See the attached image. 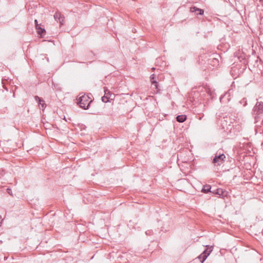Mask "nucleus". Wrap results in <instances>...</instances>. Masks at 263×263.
<instances>
[{
  "instance_id": "f257e3e1",
  "label": "nucleus",
  "mask_w": 263,
  "mask_h": 263,
  "mask_svg": "<svg viewBox=\"0 0 263 263\" xmlns=\"http://www.w3.org/2000/svg\"><path fill=\"white\" fill-rule=\"evenodd\" d=\"M88 95H84L78 99V104L80 107L84 109H88L90 104L92 102Z\"/></svg>"
},
{
  "instance_id": "f03ea898",
  "label": "nucleus",
  "mask_w": 263,
  "mask_h": 263,
  "mask_svg": "<svg viewBox=\"0 0 263 263\" xmlns=\"http://www.w3.org/2000/svg\"><path fill=\"white\" fill-rule=\"evenodd\" d=\"M201 58H202V60H203L202 58H203L206 59L204 60V63L211 65L212 67L216 66L219 64V61L215 57L214 54L208 55V56L204 55L201 56Z\"/></svg>"
},
{
  "instance_id": "7ed1b4c3",
  "label": "nucleus",
  "mask_w": 263,
  "mask_h": 263,
  "mask_svg": "<svg viewBox=\"0 0 263 263\" xmlns=\"http://www.w3.org/2000/svg\"><path fill=\"white\" fill-rule=\"evenodd\" d=\"M253 111L255 115V122H257L259 116L263 114V102L257 101L253 107Z\"/></svg>"
},
{
  "instance_id": "20e7f679",
  "label": "nucleus",
  "mask_w": 263,
  "mask_h": 263,
  "mask_svg": "<svg viewBox=\"0 0 263 263\" xmlns=\"http://www.w3.org/2000/svg\"><path fill=\"white\" fill-rule=\"evenodd\" d=\"M206 249L203 251V252L198 256V258L200 260V262L203 263L205 260L207 258L208 256L210 254L211 252L213 251V246H205Z\"/></svg>"
},
{
  "instance_id": "39448f33",
  "label": "nucleus",
  "mask_w": 263,
  "mask_h": 263,
  "mask_svg": "<svg viewBox=\"0 0 263 263\" xmlns=\"http://www.w3.org/2000/svg\"><path fill=\"white\" fill-rule=\"evenodd\" d=\"M226 158V156L223 154H218L216 153L213 159L212 162L215 166L220 165L224 163Z\"/></svg>"
},
{
  "instance_id": "423d86ee",
  "label": "nucleus",
  "mask_w": 263,
  "mask_h": 263,
  "mask_svg": "<svg viewBox=\"0 0 263 263\" xmlns=\"http://www.w3.org/2000/svg\"><path fill=\"white\" fill-rule=\"evenodd\" d=\"M211 193L214 195H218V197L219 198H223V197L226 196L227 194V192L226 191H223L222 189L220 188L213 189Z\"/></svg>"
},
{
  "instance_id": "0eeeda50",
  "label": "nucleus",
  "mask_w": 263,
  "mask_h": 263,
  "mask_svg": "<svg viewBox=\"0 0 263 263\" xmlns=\"http://www.w3.org/2000/svg\"><path fill=\"white\" fill-rule=\"evenodd\" d=\"M34 99L38 102L39 108L44 110L46 107L44 100L37 96L34 97Z\"/></svg>"
},
{
  "instance_id": "6e6552de",
  "label": "nucleus",
  "mask_w": 263,
  "mask_h": 263,
  "mask_svg": "<svg viewBox=\"0 0 263 263\" xmlns=\"http://www.w3.org/2000/svg\"><path fill=\"white\" fill-rule=\"evenodd\" d=\"M231 100L230 94L229 92H226L220 98V101L222 103H227Z\"/></svg>"
},
{
  "instance_id": "1a4fd4ad",
  "label": "nucleus",
  "mask_w": 263,
  "mask_h": 263,
  "mask_svg": "<svg viewBox=\"0 0 263 263\" xmlns=\"http://www.w3.org/2000/svg\"><path fill=\"white\" fill-rule=\"evenodd\" d=\"M36 30H37V33L41 35V36L43 37L46 34V30L44 28L41 27V24H40L37 27H35Z\"/></svg>"
},
{
  "instance_id": "9d476101",
  "label": "nucleus",
  "mask_w": 263,
  "mask_h": 263,
  "mask_svg": "<svg viewBox=\"0 0 263 263\" xmlns=\"http://www.w3.org/2000/svg\"><path fill=\"white\" fill-rule=\"evenodd\" d=\"M211 189H212V187L210 185L205 184L203 186V187L201 190V192L205 194H207L208 193H211V191H212Z\"/></svg>"
},
{
  "instance_id": "9b49d317",
  "label": "nucleus",
  "mask_w": 263,
  "mask_h": 263,
  "mask_svg": "<svg viewBox=\"0 0 263 263\" xmlns=\"http://www.w3.org/2000/svg\"><path fill=\"white\" fill-rule=\"evenodd\" d=\"M155 75L152 74L150 77L152 85L155 86V88L157 89L158 90H159L160 89L158 88L159 85L158 82L155 80Z\"/></svg>"
},
{
  "instance_id": "f8f14e48",
  "label": "nucleus",
  "mask_w": 263,
  "mask_h": 263,
  "mask_svg": "<svg viewBox=\"0 0 263 263\" xmlns=\"http://www.w3.org/2000/svg\"><path fill=\"white\" fill-rule=\"evenodd\" d=\"M195 10H198V12H199V13L197 14L202 15L204 13V10L203 9L197 8L196 7H195V6L191 7V8H190L191 12H195Z\"/></svg>"
},
{
  "instance_id": "ddd939ff",
  "label": "nucleus",
  "mask_w": 263,
  "mask_h": 263,
  "mask_svg": "<svg viewBox=\"0 0 263 263\" xmlns=\"http://www.w3.org/2000/svg\"><path fill=\"white\" fill-rule=\"evenodd\" d=\"M186 119V116L184 115H178L176 117V120L178 122L182 123Z\"/></svg>"
},
{
  "instance_id": "4468645a",
  "label": "nucleus",
  "mask_w": 263,
  "mask_h": 263,
  "mask_svg": "<svg viewBox=\"0 0 263 263\" xmlns=\"http://www.w3.org/2000/svg\"><path fill=\"white\" fill-rule=\"evenodd\" d=\"M62 14L59 11L56 12L55 14H54V18L56 21H58L59 20H61V17L62 16Z\"/></svg>"
},
{
  "instance_id": "2eb2a0df",
  "label": "nucleus",
  "mask_w": 263,
  "mask_h": 263,
  "mask_svg": "<svg viewBox=\"0 0 263 263\" xmlns=\"http://www.w3.org/2000/svg\"><path fill=\"white\" fill-rule=\"evenodd\" d=\"M104 96H107L108 98L111 95L110 91L106 87H104Z\"/></svg>"
},
{
  "instance_id": "dca6fc26",
  "label": "nucleus",
  "mask_w": 263,
  "mask_h": 263,
  "mask_svg": "<svg viewBox=\"0 0 263 263\" xmlns=\"http://www.w3.org/2000/svg\"><path fill=\"white\" fill-rule=\"evenodd\" d=\"M109 98H108L107 96H104L102 97V101L103 102L107 103L109 101Z\"/></svg>"
},
{
  "instance_id": "f3484780",
  "label": "nucleus",
  "mask_w": 263,
  "mask_h": 263,
  "mask_svg": "<svg viewBox=\"0 0 263 263\" xmlns=\"http://www.w3.org/2000/svg\"><path fill=\"white\" fill-rule=\"evenodd\" d=\"M60 18L61 20H59L58 21H59L61 25H63L65 23V17L63 15H62Z\"/></svg>"
},
{
  "instance_id": "a211bd4d",
  "label": "nucleus",
  "mask_w": 263,
  "mask_h": 263,
  "mask_svg": "<svg viewBox=\"0 0 263 263\" xmlns=\"http://www.w3.org/2000/svg\"><path fill=\"white\" fill-rule=\"evenodd\" d=\"M204 117V115L202 114L201 115H199L198 119L200 120H202Z\"/></svg>"
},
{
  "instance_id": "6ab92c4d",
  "label": "nucleus",
  "mask_w": 263,
  "mask_h": 263,
  "mask_svg": "<svg viewBox=\"0 0 263 263\" xmlns=\"http://www.w3.org/2000/svg\"><path fill=\"white\" fill-rule=\"evenodd\" d=\"M34 23H35V27H37L39 25H40V24H38L37 20H35Z\"/></svg>"
},
{
  "instance_id": "aec40b11",
  "label": "nucleus",
  "mask_w": 263,
  "mask_h": 263,
  "mask_svg": "<svg viewBox=\"0 0 263 263\" xmlns=\"http://www.w3.org/2000/svg\"><path fill=\"white\" fill-rule=\"evenodd\" d=\"M151 231L150 230H148L147 231L145 232V234L147 235H151Z\"/></svg>"
},
{
  "instance_id": "412c9836",
  "label": "nucleus",
  "mask_w": 263,
  "mask_h": 263,
  "mask_svg": "<svg viewBox=\"0 0 263 263\" xmlns=\"http://www.w3.org/2000/svg\"><path fill=\"white\" fill-rule=\"evenodd\" d=\"M7 192L8 194H9L10 195H12V191L11 190V189H7Z\"/></svg>"
},
{
  "instance_id": "4be33fe9",
  "label": "nucleus",
  "mask_w": 263,
  "mask_h": 263,
  "mask_svg": "<svg viewBox=\"0 0 263 263\" xmlns=\"http://www.w3.org/2000/svg\"><path fill=\"white\" fill-rule=\"evenodd\" d=\"M241 129V127L239 125H238V130L239 131Z\"/></svg>"
},
{
  "instance_id": "5701e85b",
  "label": "nucleus",
  "mask_w": 263,
  "mask_h": 263,
  "mask_svg": "<svg viewBox=\"0 0 263 263\" xmlns=\"http://www.w3.org/2000/svg\"><path fill=\"white\" fill-rule=\"evenodd\" d=\"M242 101H243V102L244 101V102H245V103L244 105H246V104H247V103H246V101H245V99H243V100H242Z\"/></svg>"
},
{
  "instance_id": "b1692460",
  "label": "nucleus",
  "mask_w": 263,
  "mask_h": 263,
  "mask_svg": "<svg viewBox=\"0 0 263 263\" xmlns=\"http://www.w3.org/2000/svg\"><path fill=\"white\" fill-rule=\"evenodd\" d=\"M226 119H228V117H226ZM223 119H224V122H227V120H226V118H225V117H223Z\"/></svg>"
},
{
  "instance_id": "393cba45",
  "label": "nucleus",
  "mask_w": 263,
  "mask_h": 263,
  "mask_svg": "<svg viewBox=\"0 0 263 263\" xmlns=\"http://www.w3.org/2000/svg\"><path fill=\"white\" fill-rule=\"evenodd\" d=\"M3 87H4V88L7 90V91H8V88H7L6 87H5L4 85H3Z\"/></svg>"
},
{
  "instance_id": "a878e982",
  "label": "nucleus",
  "mask_w": 263,
  "mask_h": 263,
  "mask_svg": "<svg viewBox=\"0 0 263 263\" xmlns=\"http://www.w3.org/2000/svg\"><path fill=\"white\" fill-rule=\"evenodd\" d=\"M92 53H92V51H90V52H89V54H91V55Z\"/></svg>"
},
{
  "instance_id": "bb28decb",
  "label": "nucleus",
  "mask_w": 263,
  "mask_h": 263,
  "mask_svg": "<svg viewBox=\"0 0 263 263\" xmlns=\"http://www.w3.org/2000/svg\"><path fill=\"white\" fill-rule=\"evenodd\" d=\"M223 124H224V123H222V125L223 126V128H224V125Z\"/></svg>"
}]
</instances>
